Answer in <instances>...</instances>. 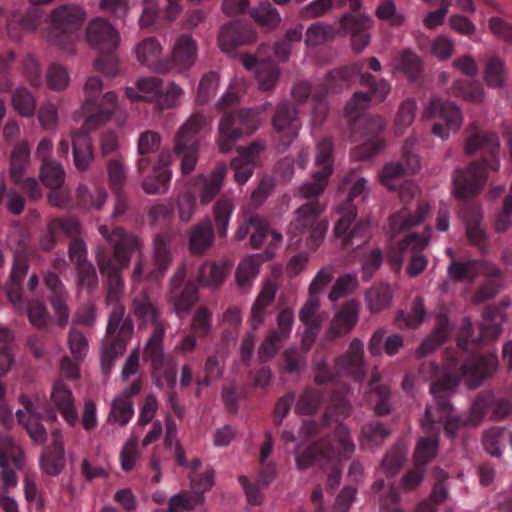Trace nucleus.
<instances>
[{"instance_id": "1", "label": "nucleus", "mask_w": 512, "mask_h": 512, "mask_svg": "<svg viewBox=\"0 0 512 512\" xmlns=\"http://www.w3.org/2000/svg\"><path fill=\"white\" fill-rule=\"evenodd\" d=\"M98 232L112 249V255H108L104 247L95 250L99 271L107 277L106 303L111 307L101 345V366L103 372L108 374L114 360L126 350L134 332L133 321L126 316L125 307L119 299L124 289L122 272L129 266L133 254L142 255L144 242L141 237L122 227L100 225Z\"/></svg>"}, {"instance_id": "2", "label": "nucleus", "mask_w": 512, "mask_h": 512, "mask_svg": "<svg viewBox=\"0 0 512 512\" xmlns=\"http://www.w3.org/2000/svg\"><path fill=\"white\" fill-rule=\"evenodd\" d=\"M354 450L355 445L351 440L348 428L339 425L323 447L310 446L302 452L295 451L296 466L299 470H305L315 464L335 465L343 459L349 458Z\"/></svg>"}, {"instance_id": "3", "label": "nucleus", "mask_w": 512, "mask_h": 512, "mask_svg": "<svg viewBox=\"0 0 512 512\" xmlns=\"http://www.w3.org/2000/svg\"><path fill=\"white\" fill-rule=\"evenodd\" d=\"M87 19V12L76 4H64L54 8L46 21L52 30L47 32V41L63 51L73 53V35L78 32Z\"/></svg>"}, {"instance_id": "4", "label": "nucleus", "mask_w": 512, "mask_h": 512, "mask_svg": "<svg viewBox=\"0 0 512 512\" xmlns=\"http://www.w3.org/2000/svg\"><path fill=\"white\" fill-rule=\"evenodd\" d=\"M25 454L11 438L0 439V468L3 492L0 494V507L5 512H19L16 500L8 495L18 484L17 471L25 467Z\"/></svg>"}, {"instance_id": "5", "label": "nucleus", "mask_w": 512, "mask_h": 512, "mask_svg": "<svg viewBox=\"0 0 512 512\" xmlns=\"http://www.w3.org/2000/svg\"><path fill=\"white\" fill-rule=\"evenodd\" d=\"M325 205L314 199L302 204L294 212V219L289 225L292 237H305L306 245L316 249L323 241L328 229V221L320 219Z\"/></svg>"}, {"instance_id": "6", "label": "nucleus", "mask_w": 512, "mask_h": 512, "mask_svg": "<svg viewBox=\"0 0 512 512\" xmlns=\"http://www.w3.org/2000/svg\"><path fill=\"white\" fill-rule=\"evenodd\" d=\"M208 117L200 112L193 113L178 128L175 134L174 152L181 157V171L190 174L196 167L199 157L197 135L209 125Z\"/></svg>"}, {"instance_id": "7", "label": "nucleus", "mask_w": 512, "mask_h": 512, "mask_svg": "<svg viewBox=\"0 0 512 512\" xmlns=\"http://www.w3.org/2000/svg\"><path fill=\"white\" fill-rule=\"evenodd\" d=\"M418 193L419 188L413 182L408 181L400 186L399 195L404 206L390 217L389 224L393 236L420 224L429 213L430 207L426 202L411 203Z\"/></svg>"}, {"instance_id": "8", "label": "nucleus", "mask_w": 512, "mask_h": 512, "mask_svg": "<svg viewBox=\"0 0 512 512\" xmlns=\"http://www.w3.org/2000/svg\"><path fill=\"white\" fill-rule=\"evenodd\" d=\"M422 117L427 120L439 117L444 122V125L435 123L432 127V134L443 140L448 139L451 132H458L463 124L460 107L454 102L445 101L438 96L432 97L430 102L425 105Z\"/></svg>"}, {"instance_id": "9", "label": "nucleus", "mask_w": 512, "mask_h": 512, "mask_svg": "<svg viewBox=\"0 0 512 512\" xmlns=\"http://www.w3.org/2000/svg\"><path fill=\"white\" fill-rule=\"evenodd\" d=\"M198 59V43L190 34L179 35L172 47L168 58L162 60L156 66V73L178 74L189 71Z\"/></svg>"}, {"instance_id": "10", "label": "nucleus", "mask_w": 512, "mask_h": 512, "mask_svg": "<svg viewBox=\"0 0 512 512\" xmlns=\"http://www.w3.org/2000/svg\"><path fill=\"white\" fill-rule=\"evenodd\" d=\"M187 276V263L181 262L169 280L168 301L173 311L184 317L198 301V286L195 280L185 282Z\"/></svg>"}, {"instance_id": "11", "label": "nucleus", "mask_w": 512, "mask_h": 512, "mask_svg": "<svg viewBox=\"0 0 512 512\" xmlns=\"http://www.w3.org/2000/svg\"><path fill=\"white\" fill-rule=\"evenodd\" d=\"M298 114V108L290 101H284L277 105L271 124L274 132L278 135L279 150H285L298 137L301 129Z\"/></svg>"}, {"instance_id": "12", "label": "nucleus", "mask_w": 512, "mask_h": 512, "mask_svg": "<svg viewBox=\"0 0 512 512\" xmlns=\"http://www.w3.org/2000/svg\"><path fill=\"white\" fill-rule=\"evenodd\" d=\"M85 40L98 52H115L120 47L121 35L108 20L95 17L86 25Z\"/></svg>"}, {"instance_id": "13", "label": "nucleus", "mask_w": 512, "mask_h": 512, "mask_svg": "<svg viewBox=\"0 0 512 512\" xmlns=\"http://www.w3.org/2000/svg\"><path fill=\"white\" fill-rule=\"evenodd\" d=\"M498 367V357L495 354H485L464 361L457 370L465 385L469 389H476L481 386L486 379L493 377Z\"/></svg>"}, {"instance_id": "14", "label": "nucleus", "mask_w": 512, "mask_h": 512, "mask_svg": "<svg viewBox=\"0 0 512 512\" xmlns=\"http://www.w3.org/2000/svg\"><path fill=\"white\" fill-rule=\"evenodd\" d=\"M447 274L455 282L472 283L479 276L498 278L501 276V270L496 264L487 260H453L447 267Z\"/></svg>"}, {"instance_id": "15", "label": "nucleus", "mask_w": 512, "mask_h": 512, "mask_svg": "<svg viewBox=\"0 0 512 512\" xmlns=\"http://www.w3.org/2000/svg\"><path fill=\"white\" fill-rule=\"evenodd\" d=\"M338 212L341 214L334 227V235L336 237H344L343 245L346 248L355 249L360 247L366 242L368 238L369 224L364 221L358 222L353 229L346 235L348 228L356 218V211L354 207L347 204L345 208H339Z\"/></svg>"}, {"instance_id": "16", "label": "nucleus", "mask_w": 512, "mask_h": 512, "mask_svg": "<svg viewBox=\"0 0 512 512\" xmlns=\"http://www.w3.org/2000/svg\"><path fill=\"white\" fill-rule=\"evenodd\" d=\"M335 366L354 381H363L367 372L363 341L358 337L353 338L348 349L336 358Z\"/></svg>"}, {"instance_id": "17", "label": "nucleus", "mask_w": 512, "mask_h": 512, "mask_svg": "<svg viewBox=\"0 0 512 512\" xmlns=\"http://www.w3.org/2000/svg\"><path fill=\"white\" fill-rule=\"evenodd\" d=\"M487 178L486 162H473L465 169H457L453 175L454 193L458 198H467L484 185Z\"/></svg>"}, {"instance_id": "18", "label": "nucleus", "mask_w": 512, "mask_h": 512, "mask_svg": "<svg viewBox=\"0 0 512 512\" xmlns=\"http://www.w3.org/2000/svg\"><path fill=\"white\" fill-rule=\"evenodd\" d=\"M226 174L227 166L224 162H220L216 164L210 173L197 174L192 178V185L198 191L200 205L206 206L210 204L221 192Z\"/></svg>"}, {"instance_id": "19", "label": "nucleus", "mask_w": 512, "mask_h": 512, "mask_svg": "<svg viewBox=\"0 0 512 512\" xmlns=\"http://www.w3.org/2000/svg\"><path fill=\"white\" fill-rule=\"evenodd\" d=\"M360 302L357 299H349L342 303L335 312L325 337L329 341L350 333L359 320Z\"/></svg>"}, {"instance_id": "20", "label": "nucleus", "mask_w": 512, "mask_h": 512, "mask_svg": "<svg viewBox=\"0 0 512 512\" xmlns=\"http://www.w3.org/2000/svg\"><path fill=\"white\" fill-rule=\"evenodd\" d=\"M340 24L346 34L350 35L351 49L354 53H361L371 41L369 30L373 27V20L367 14H345Z\"/></svg>"}, {"instance_id": "21", "label": "nucleus", "mask_w": 512, "mask_h": 512, "mask_svg": "<svg viewBox=\"0 0 512 512\" xmlns=\"http://www.w3.org/2000/svg\"><path fill=\"white\" fill-rule=\"evenodd\" d=\"M256 40L255 29L241 21H232L223 25L218 35V45L225 53L232 52L238 46L252 44Z\"/></svg>"}, {"instance_id": "22", "label": "nucleus", "mask_w": 512, "mask_h": 512, "mask_svg": "<svg viewBox=\"0 0 512 512\" xmlns=\"http://www.w3.org/2000/svg\"><path fill=\"white\" fill-rule=\"evenodd\" d=\"M176 234L172 231L157 233L152 240V261L154 272L163 276L173 262V241Z\"/></svg>"}, {"instance_id": "23", "label": "nucleus", "mask_w": 512, "mask_h": 512, "mask_svg": "<svg viewBox=\"0 0 512 512\" xmlns=\"http://www.w3.org/2000/svg\"><path fill=\"white\" fill-rule=\"evenodd\" d=\"M187 247L191 255H204L214 244L215 234L211 220L205 218L191 226L188 231Z\"/></svg>"}, {"instance_id": "24", "label": "nucleus", "mask_w": 512, "mask_h": 512, "mask_svg": "<svg viewBox=\"0 0 512 512\" xmlns=\"http://www.w3.org/2000/svg\"><path fill=\"white\" fill-rule=\"evenodd\" d=\"M50 399L64 420L72 426L75 425L78 420V413L75 408L74 397L71 389L62 380H57L54 383Z\"/></svg>"}, {"instance_id": "25", "label": "nucleus", "mask_w": 512, "mask_h": 512, "mask_svg": "<svg viewBox=\"0 0 512 512\" xmlns=\"http://www.w3.org/2000/svg\"><path fill=\"white\" fill-rule=\"evenodd\" d=\"M218 146L221 152L228 153L232 150L234 144L243 136L244 131L239 123L235 112L225 113L218 124Z\"/></svg>"}, {"instance_id": "26", "label": "nucleus", "mask_w": 512, "mask_h": 512, "mask_svg": "<svg viewBox=\"0 0 512 512\" xmlns=\"http://www.w3.org/2000/svg\"><path fill=\"white\" fill-rule=\"evenodd\" d=\"M465 132L467 134L465 152L469 155L476 153L479 149L493 154L500 146L496 133L482 131L476 123L469 124Z\"/></svg>"}, {"instance_id": "27", "label": "nucleus", "mask_w": 512, "mask_h": 512, "mask_svg": "<svg viewBox=\"0 0 512 512\" xmlns=\"http://www.w3.org/2000/svg\"><path fill=\"white\" fill-rule=\"evenodd\" d=\"M119 108L118 95L114 91L106 92L99 102L85 115L84 125L95 128L111 119Z\"/></svg>"}, {"instance_id": "28", "label": "nucleus", "mask_w": 512, "mask_h": 512, "mask_svg": "<svg viewBox=\"0 0 512 512\" xmlns=\"http://www.w3.org/2000/svg\"><path fill=\"white\" fill-rule=\"evenodd\" d=\"M51 435V447L45 451L41 458V468L46 474L56 476L61 473L65 466L64 446L60 430L55 429Z\"/></svg>"}, {"instance_id": "29", "label": "nucleus", "mask_w": 512, "mask_h": 512, "mask_svg": "<svg viewBox=\"0 0 512 512\" xmlns=\"http://www.w3.org/2000/svg\"><path fill=\"white\" fill-rule=\"evenodd\" d=\"M396 290L395 285L386 282L371 286L364 295L367 309L371 313H379L390 308Z\"/></svg>"}, {"instance_id": "30", "label": "nucleus", "mask_w": 512, "mask_h": 512, "mask_svg": "<svg viewBox=\"0 0 512 512\" xmlns=\"http://www.w3.org/2000/svg\"><path fill=\"white\" fill-rule=\"evenodd\" d=\"M277 289V284L272 280H268L263 284L260 293L251 307L249 321L254 331L264 323L266 319V310L273 303Z\"/></svg>"}, {"instance_id": "31", "label": "nucleus", "mask_w": 512, "mask_h": 512, "mask_svg": "<svg viewBox=\"0 0 512 512\" xmlns=\"http://www.w3.org/2000/svg\"><path fill=\"white\" fill-rule=\"evenodd\" d=\"M433 405H427L425 414L421 419V427L428 434H439V425H442L448 414L452 412L448 399H434Z\"/></svg>"}, {"instance_id": "32", "label": "nucleus", "mask_w": 512, "mask_h": 512, "mask_svg": "<svg viewBox=\"0 0 512 512\" xmlns=\"http://www.w3.org/2000/svg\"><path fill=\"white\" fill-rule=\"evenodd\" d=\"M230 267L231 265L225 261L204 262L195 281L203 287L217 289L224 283Z\"/></svg>"}, {"instance_id": "33", "label": "nucleus", "mask_w": 512, "mask_h": 512, "mask_svg": "<svg viewBox=\"0 0 512 512\" xmlns=\"http://www.w3.org/2000/svg\"><path fill=\"white\" fill-rule=\"evenodd\" d=\"M404 341L399 334L386 336L385 328H378L368 341V350L372 356H380L383 349L388 356L396 355L403 347Z\"/></svg>"}, {"instance_id": "34", "label": "nucleus", "mask_w": 512, "mask_h": 512, "mask_svg": "<svg viewBox=\"0 0 512 512\" xmlns=\"http://www.w3.org/2000/svg\"><path fill=\"white\" fill-rule=\"evenodd\" d=\"M71 136L74 164L79 171H86L94 160L91 138L83 130L74 131Z\"/></svg>"}, {"instance_id": "35", "label": "nucleus", "mask_w": 512, "mask_h": 512, "mask_svg": "<svg viewBox=\"0 0 512 512\" xmlns=\"http://www.w3.org/2000/svg\"><path fill=\"white\" fill-rule=\"evenodd\" d=\"M133 51L141 65L147 66L156 72V66L162 60L161 55L163 53V45L157 37L144 38L135 45Z\"/></svg>"}, {"instance_id": "36", "label": "nucleus", "mask_w": 512, "mask_h": 512, "mask_svg": "<svg viewBox=\"0 0 512 512\" xmlns=\"http://www.w3.org/2000/svg\"><path fill=\"white\" fill-rule=\"evenodd\" d=\"M361 70L359 64L334 69L324 78L322 90L325 94L337 93L350 87L353 77Z\"/></svg>"}, {"instance_id": "37", "label": "nucleus", "mask_w": 512, "mask_h": 512, "mask_svg": "<svg viewBox=\"0 0 512 512\" xmlns=\"http://www.w3.org/2000/svg\"><path fill=\"white\" fill-rule=\"evenodd\" d=\"M483 80L491 89H502L508 82V71L504 59L497 55L487 58L483 66Z\"/></svg>"}, {"instance_id": "38", "label": "nucleus", "mask_w": 512, "mask_h": 512, "mask_svg": "<svg viewBox=\"0 0 512 512\" xmlns=\"http://www.w3.org/2000/svg\"><path fill=\"white\" fill-rule=\"evenodd\" d=\"M49 239L42 241L44 250L52 249L58 233L62 232L68 237H75L81 233V225L74 217L57 218L48 224Z\"/></svg>"}, {"instance_id": "39", "label": "nucleus", "mask_w": 512, "mask_h": 512, "mask_svg": "<svg viewBox=\"0 0 512 512\" xmlns=\"http://www.w3.org/2000/svg\"><path fill=\"white\" fill-rule=\"evenodd\" d=\"M30 165V149L27 143L16 144L10 156L9 176L15 185H20L27 168Z\"/></svg>"}, {"instance_id": "40", "label": "nucleus", "mask_w": 512, "mask_h": 512, "mask_svg": "<svg viewBox=\"0 0 512 512\" xmlns=\"http://www.w3.org/2000/svg\"><path fill=\"white\" fill-rule=\"evenodd\" d=\"M332 172L333 167L329 165H326L320 171L315 172L310 181L305 182L299 187L295 196L300 199H307L308 201L316 199V197L322 194L325 190L328 178Z\"/></svg>"}, {"instance_id": "41", "label": "nucleus", "mask_w": 512, "mask_h": 512, "mask_svg": "<svg viewBox=\"0 0 512 512\" xmlns=\"http://www.w3.org/2000/svg\"><path fill=\"white\" fill-rule=\"evenodd\" d=\"M234 207L233 198L227 194L218 198L213 205V219L220 237H225L227 235Z\"/></svg>"}, {"instance_id": "42", "label": "nucleus", "mask_w": 512, "mask_h": 512, "mask_svg": "<svg viewBox=\"0 0 512 512\" xmlns=\"http://www.w3.org/2000/svg\"><path fill=\"white\" fill-rule=\"evenodd\" d=\"M132 311L141 321L153 325L161 324L157 307L153 304L146 291L141 292L132 300Z\"/></svg>"}, {"instance_id": "43", "label": "nucleus", "mask_w": 512, "mask_h": 512, "mask_svg": "<svg viewBox=\"0 0 512 512\" xmlns=\"http://www.w3.org/2000/svg\"><path fill=\"white\" fill-rule=\"evenodd\" d=\"M447 369L448 372L435 381L430 387V392L434 399H448L447 394L455 391L462 379L460 373H454L457 369L456 365L449 364Z\"/></svg>"}, {"instance_id": "44", "label": "nucleus", "mask_w": 512, "mask_h": 512, "mask_svg": "<svg viewBox=\"0 0 512 512\" xmlns=\"http://www.w3.org/2000/svg\"><path fill=\"white\" fill-rule=\"evenodd\" d=\"M439 434H430L428 437H421L414 450V461L417 466L429 463L438 452Z\"/></svg>"}, {"instance_id": "45", "label": "nucleus", "mask_w": 512, "mask_h": 512, "mask_svg": "<svg viewBox=\"0 0 512 512\" xmlns=\"http://www.w3.org/2000/svg\"><path fill=\"white\" fill-rule=\"evenodd\" d=\"M255 77L262 91L274 89L280 77V69L272 61H261L257 65Z\"/></svg>"}, {"instance_id": "46", "label": "nucleus", "mask_w": 512, "mask_h": 512, "mask_svg": "<svg viewBox=\"0 0 512 512\" xmlns=\"http://www.w3.org/2000/svg\"><path fill=\"white\" fill-rule=\"evenodd\" d=\"M417 109V102L413 98H407L400 104L394 119L395 134L402 135L412 125Z\"/></svg>"}, {"instance_id": "47", "label": "nucleus", "mask_w": 512, "mask_h": 512, "mask_svg": "<svg viewBox=\"0 0 512 512\" xmlns=\"http://www.w3.org/2000/svg\"><path fill=\"white\" fill-rule=\"evenodd\" d=\"M250 14L259 25L268 30L276 29L282 21L280 13L270 3H260L251 10Z\"/></svg>"}, {"instance_id": "48", "label": "nucleus", "mask_w": 512, "mask_h": 512, "mask_svg": "<svg viewBox=\"0 0 512 512\" xmlns=\"http://www.w3.org/2000/svg\"><path fill=\"white\" fill-rule=\"evenodd\" d=\"M259 267L260 263L254 256H246L236 269L237 285L243 289H249L259 273Z\"/></svg>"}, {"instance_id": "49", "label": "nucleus", "mask_w": 512, "mask_h": 512, "mask_svg": "<svg viewBox=\"0 0 512 512\" xmlns=\"http://www.w3.org/2000/svg\"><path fill=\"white\" fill-rule=\"evenodd\" d=\"M11 104L21 116L31 117L35 113L37 101L30 90L18 87L12 93Z\"/></svg>"}, {"instance_id": "50", "label": "nucleus", "mask_w": 512, "mask_h": 512, "mask_svg": "<svg viewBox=\"0 0 512 512\" xmlns=\"http://www.w3.org/2000/svg\"><path fill=\"white\" fill-rule=\"evenodd\" d=\"M39 178L42 183L50 189L60 188L65 181V170L63 166L55 160L42 163Z\"/></svg>"}, {"instance_id": "51", "label": "nucleus", "mask_w": 512, "mask_h": 512, "mask_svg": "<svg viewBox=\"0 0 512 512\" xmlns=\"http://www.w3.org/2000/svg\"><path fill=\"white\" fill-rule=\"evenodd\" d=\"M270 107L271 103L266 102L258 107L236 111L239 123L241 124L245 135H251L261 126L262 121L259 118V115Z\"/></svg>"}, {"instance_id": "52", "label": "nucleus", "mask_w": 512, "mask_h": 512, "mask_svg": "<svg viewBox=\"0 0 512 512\" xmlns=\"http://www.w3.org/2000/svg\"><path fill=\"white\" fill-rule=\"evenodd\" d=\"M134 414V407L131 400L114 398L111 403L107 421L123 427L128 424Z\"/></svg>"}, {"instance_id": "53", "label": "nucleus", "mask_w": 512, "mask_h": 512, "mask_svg": "<svg viewBox=\"0 0 512 512\" xmlns=\"http://www.w3.org/2000/svg\"><path fill=\"white\" fill-rule=\"evenodd\" d=\"M448 336V325L445 319H441L438 326L417 348L415 355L417 358H423L437 349Z\"/></svg>"}, {"instance_id": "54", "label": "nucleus", "mask_w": 512, "mask_h": 512, "mask_svg": "<svg viewBox=\"0 0 512 512\" xmlns=\"http://www.w3.org/2000/svg\"><path fill=\"white\" fill-rule=\"evenodd\" d=\"M335 37L333 26L325 22L311 24L305 34V44L309 47L322 45Z\"/></svg>"}, {"instance_id": "55", "label": "nucleus", "mask_w": 512, "mask_h": 512, "mask_svg": "<svg viewBox=\"0 0 512 512\" xmlns=\"http://www.w3.org/2000/svg\"><path fill=\"white\" fill-rule=\"evenodd\" d=\"M453 88L455 94L465 101L483 103L487 97L484 87L478 82H464L458 80L454 83Z\"/></svg>"}, {"instance_id": "56", "label": "nucleus", "mask_w": 512, "mask_h": 512, "mask_svg": "<svg viewBox=\"0 0 512 512\" xmlns=\"http://www.w3.org/2000/svg\"><path fill=\"white\" fill-rule=\"evenodd\" d=\"M41 23V14L37 9L28 11L19 21H10L7 25L8 35L15 41L20 39L17 32V27L20 26L22 30L33 32Z\"/></svg>"}, {"instance_id": "57", "label": "nucleus", "mask_w": 512, "mask_h": 512, "mask_svg": "<svg viewBox=\"0 0 512 512\" xmlns=\"http://www.w3.org/2000/svg\"><path fill=\"white\" fill-rule=\"evenodd\" d=\"M220 85V76L216 72H208L204 74L198 86L196 102L204 105L208 103L216 95Z\"/></svg>"}, {"instance_id": "58", "label": "nucleus", "mask_w": 512, "mask_h": 512, "mask_svg": "<svg viewBox=\"0 0 512 512\" xmlns=\"http://www.w3.org/2000/svg\"><path fill=\"white\" fill-rule=\"evenodd\" d=\"M140 453L138 451V436L135 431L130 435L120 451L121 468L125 472L132 471L137 467Z\"/></svg>"}, {"instance_id": "59", "label": "nucleus", "mask_w": 512, "mask_h": 512, "mask_svg": "<svg viewBox=\"0 0 512 512\" xmlns=\"http://www.w3.org/2000/svg\"><path fill=\"white\" fill-rule=\"evenodd\" d=\"M505 428L491 427L482 434V444L486 452L493 457H499L503 452Z\"/></svg>"}, {"instance_id": "60", "label": "nucleus", "mask_w": 512, "mask_h": 512, "mask_svg": "<svg viewBox=\"0 0 512 512\" xmlns=\"http://www.w3.org/2000/svg\"><path fill=\"white\" fill-rule=\"evenodd\" d=\"M490 406L491 393L485 392L479 394L473 401L464 423L474 426L479 425L484 420Z\"/></svg>"}, {"instance_id": "61", "label": "nucleus", "mask_w": 512, "mask_h": 512, "mask_svg": "<svg viewBox=\"0 0 512 512\" xmlns=\"http://www.w3.org/2000/svg\"><path fill=\"white\" fill-rule=\"evenodd\" d=\"M320 298L317 295L308 293V298L299 310V320L307 327H318L321 319L318 316Z\"/></svg>"}, {"instance_id": "62", "label": "nucleus", "mask_w": 512, "mask_h": 512, "mask_svg": "<svg viewBox=\"0 0 512 512\" xmlns=\"http://www.w3.org/2000/svg\"><path fill=\"white\" fill-rule=\"evenodd\" d=\"M67 346L76 361H83L89 350L86 336L77 328L71 327L67 335Z\"/></svg>"}, {"instance_id": "63", "label": "nucleus", "mask_w": 512, "mask_h": 512, "mask_svg": "<svg viewBox=\"0 0 512 512\" xmlns=\"http://www.w3.org/2000/svg\"><path fill=\"white\" fill-rule=\"evenodd\" d=\"M358 288V280L355 274L340 276L334 282L328 298L331 302H337L345 295L353 293Z\"/></svg>"}, {"instance_id": "64", "label": "nucleus", "mask_w": 512, "mask_h": 512, "mask_svg": "<svg viewBox=\"0 0 512 512\" xmlns=\"http://www.w3.org/2000/svg\"><path fill=\"white\" fill-rule=\"evenodd\" d=\"M405 175L408 174L400 162H389L383 166L378 178L382 185L393 190Z\"/></svg>"}]
</instances>
